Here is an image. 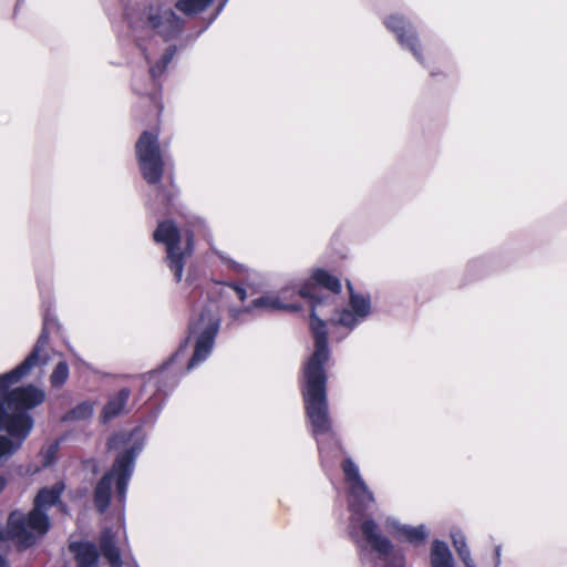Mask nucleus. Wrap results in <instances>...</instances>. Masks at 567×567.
<instances>
[{
	"label": "nucleus",
	"instance_id": "obj_1",
	"mask_svg": "<svg viewBox=\"0 0 567 567\" xmlns=\"http://www.w3.org/2000/svg\"><path fill=\"white\" fill-rule=\"evenodd\" d=\"M340 291V279L322 268L315 269L310 280L297 291L299 297L308 300L311 308L309 327L315 346L312 354L302 367L300 392L307 427L316 440L322 458L340 449L329 409L328 374L324 365L331 357V351L327 343V324L321 318L328 315L326 307L336 302Z\"/></svg>",
	"mask_w": 567,
	"mask_h": 567
},
{
	"label": "nucleus",
	"instance_id": "obj_2",
	"mask_svg": "<svg viewBox=\"0 0 567 567\" xmlns=\"http://www.w3.org/2000/svg\"><path fill=\"white\" fill-rule=\"evenodd\" d=\"M221 317L215 300L195 308L189 319L187 332L177 349L163 364L143 375L142 393L151 392L155 399L144 423L154 424L161 414L167 396L177 388L182 378L203 364L213 353L220 330Z\"/></svg>",
	"mask_w": 567,
	"mask_h": 567
},
{
	"label": "nucleus",
	"instance_id": "obj_3",
	"mask_svg": "<svg viewBox=\"0 0 567 567\" xmlns=\"http://www.w3.org/2000/svg\"><path fill=\"white\" fill-rule=\"evenodd\" d=\"M351 513L348 532L355 545L362 567H405L403 550L385 535L380 524L367 512L375 503L374 494L363 481L351 457L341 462Z\"/></svg>",
	"mask_w": 567,
	"mask_h": 567
},
{
	"label": "nucleus",
	"instance_id": "obj_4",
	"mask_svg": "<svg viewBox=\"0 0 567 567\" xmlns=\"http://www.w3.org/2000/svg\"><path fill=\"white\" fill-rule=\"evenodd\" d=\"M146 434L142 425L131 431L113 434L107 440L109 450H120L111 467L93 487V505L103 515L113 505L114 512L124 515L130 482L135 471L138 455L145 446Z\"/></svg>",
	"mask_w": 567,
	"mask_h": 567
},
{
	"label": "nucleus",
	"instance_id": "obj_5",
	"mask_svg": "<svg viewBox=\"0 0 567 567\" xmlns=\"http://www.w3.org/2000/svg\"><path fill=\"white\" fill-rule=\"evenodd\" d=\"M126 18L134 33L136 44L150 66L148 71L152 84L159 89L157 81L165 73L167 66L172 62L177 50L176 45H169L161 56L159 61L153 64V56L147 52L143 42V37L140 35V33L153 32L167 42L176 39L181 34L182 20L172 8L159 3H141L136 10L132 12L127 11Z\"/></svg>",
	"mask_w": 567,
	"mask_h": 567
},
{
	"label": "nucleus",
	"instance_id": "obj_6",
	"mask_svg": "<svg viewBox=\"0 0 567 567\" xmlns=\"http://www.w3.org/2000/svg\"><path fill=\"white\" fill-rule=\"evenodd\" d=\"M43 323L41 333L34 343L30 353L24 358V360L19 363L16 368L10 370L9 372L0 374V432L7 431L9 434V439H11L14 443L23 444L25 439H22V429L18 427L14 432L12 431L11 425V416L12 412L9 411L7 405V400L3 396V391L8 390L12 385L19 383L24 378L29 377L31 372L39 368L43 369L50 361V355L45 351L47 346L49 343L50 337L53 333H60L61 324L55 316V313L50 308V302L43 300Z\"/></svg>",
	"mask_w": 567,
	"mask_h": 567
},
{
	"label": "nucleus",
	"instance_id": "obj_7",
	"mask_svg": "<svg viewBox=\"0 0 567 567\" xmlns=\"http://www.w3.org/2000/svg\"><path fill=\"white\" fill-rule=\"evenodd\" d=\"M205 229V220L197 216H193L184 228L171 218L157 223L152 237L157 245L165 247L164 262L176 282L182 281L185 265L194 254L195 234Z\"/></svg>",
	"mask_w": 567,
	"mask_h": 567
},
{
	"label": "nucleus",
	"instance_id": "obj_8",
	"mask_svg": "<svg viewBox=\"0 0 567 567\" xmlns=\"http://www.w3.org/2000/svg\"><path fill=\"white\" fill-rule=\"evenodd\" d=\"M3 396L7 400L9 411L12 412V431L16 432L18 427H21L22 439H27L34 425V420L30 411L45 401L47 395L44 390L30 383L17 386L12 390L9 388L3 391Z\"/></svg>",
	"mask_w": 567,
	"mask_h": 567
},
{
	"label": "nucleus",
	"instance_id": "obj_9",
	"mask_svg": "<svg viewBox=\"0 0 567 567\" xmlns=\"http://www.w3.org/2000/svg\"><path fill=\"white\" fill-rule=\"evenodd\" d=\"M287 289H282L279 293L265 292L247 305H229L227 312L230 322L243 324L247 322V316L257 318L264 313H272L276 311L299 312L302 306L299 302H289L287 300Z\"/></svg>",
	"mask_w": 567,
	"mask_h": 567
},
{
	"label": "nucleus",
	"instance_id": "obj_10",
	"mask_svg": "<svg viewBox=\"0 0 567 567\" xmlns=\"http://www.w3.org/2000/svg\"><path fill=\"white\" fill-rule=\"evenodd\" d=\"M157 131H143L135 144L141 175L147 184L161 183L164 173V156Z\"/></svg>",
	"mask_w": 567,
	"mask_h": 567
},
{
	"label": "nucleus",
	"instance_id": "obj_11",
	"mask_svg": "<svg viewBox=\"0 0 567 567\" xmlns=\"http://www.w3.org/2000/svg\"><path fill=\"white\" fill-rule=\"evenodd\" d=\"M385 28L395 35L403 50H408L414 59L425 66V58L422 45L412 22L400 13H393L383 20Z\"/></svg>",
	"mask_w": 567,
	"mask_h": 567
},
{
	"label": "nucleus",
	"instance_id": "obj_12",
	"mask_svg": "<svg viewBox=\"0 0 567 567\" xmlns=\"http://www.w3.org/2000/svg\"><path fill=\"white\" fill-rule=\"evenodd\" d=\"M326 311H328V315L324 316L327 317V320H324L327 324V334L330 332L332 340L336 342L343 341L352 331L364 322L349 308H337L336 302L330 307H326Z\"/></svg>",
	"mask_w": 567,
	"mask_h": 567
},
{
	"label": "nucleus",
	"instance_id": "obj_13",
	"mask_svg": "<svg viewBox=\"0 0 567 567\" xmlns=\"http://www.w3.org/2000/svg\"><path fill=\"white\" fill-rule=\"evenodd\" d=\"M6 540H13L18 550H25L37 544L35 535L25 528L24 514L12 512L7 528L0 526V543Z\"/></svg>",
	"mask_w": 567,
	"mask_h": 567
},
{
	"label": "nucleus",
	"instance_id": "obj_14",
	"mask_svg": "<svg viewBox=\"0 0 567 567\" xmlns=\"http://www.w3.org/2000/svg\"><path fill=\"white\" fill-rule=\"evenodd\" d=\"M384 527L388 533L398 542H406L413 546L423 545L429 537L426 525L412 526L403 524L394 516H386Z\"/></svg>",
	"mask_w": 567,
	"mask_h": 567
},
{
	"label": "nucleus",
	"instance_id": "obj_15",
	"mask_svg": "<svg viewBox=\"0 0 567 567\" xmlns=\"http://www.w3.org/2000/svg\"><path fill=\"white\" fill-rule=\"evenodd\" d=\"M100 548L102 557L107 561L110 567H140L134 557H131L125 561L123 560L121 550L117 546L116 535L112 528H104L101 532Z\"/></svg>",
	"mask_w": 567,
	"mask_h": 567
},
{
	"label": "nucleus",
	"instance_id": "obj_16",
	"mask_svg": "<svg viewBox=\"0 0 567 567\" xmlns=\"http://www.w3.org/2000/svg\"><path fill=\"white\" fill-rule=\"evenodd\" d=\"M68 549L72 555L75 567H100L102 551L100 543L96 545L91 540H71Z\"/></svg>",
	"mask_w": 567,
	"mask_h": 567
},
{
	"label": "nucleus",
	"instance_id": "obj_17",
	"mask_svg": "<svg viewBox=\"0 0 567 567\" xmlns=\"http://www.w3.org/2000/svg\"><path fill=\"white\" fill-rule=\"evenodd\" d=\"M130 396L131 390L128 388H122L115 395L111 396L102 409L101 422L106 424L121 415L127 405Z\"/></svg>",
	"mask_w": 567,
	"mask_h": 567
},
{
	"label": "nucleus",
	"instance_id": "obj_18",
	"mask_svg": "<svg viewBox=\"0 0 567 567\" xmlns=\"http://www.w3.org/2000/svg\"><path fill=\"white\" fill-rule=\"evenodd\" d=\"M494 271V257L480 256L471 259L465 267L467 281L480 280Z\"/></svg>",
	"mask_w": 567,
	"mask_h": 567
},
{
	"label": "nucleus",
	"instance_id": "obj_19",
	"mask_svg": "<svg viewBox=\"0 0 567 567\" xmlns=\"http://www.w3.org/2000/svg\"><path fill=\"white\" fill-rule=\"evenodd\" d=\"M431 567H455V559L446 542L434 539L430 547Z\"/></svg>",
	"mask_w": 567,
	"mask_h": 567
},
{
	"label": "nucleus",
	"instance_id": "obj_20",
	"mask_svg": "<svg viewBox=\"0 0 567 567\" xmlns=\"http://www.w3.org/2000/svg\"><path fill=\"white\" fill-rule=\"evenodd\" d=\"M349 289V309L357 317L365 321L372 313L371 297L368 293H359L354 291L350 281L347 282Z\"/></svg>",
	"mask_w": 567,
	"mask_h": 567
},
{
	"label": "nucleus",
	"instance_id": "obj_21",
	"mask_svg": "<svg viewBox=\"0 0 567 567\" xmlns=\"http://www.w3.org/2000/svg\"><path fill=\"white\" fill-rule=\"evenodd\" d=\"M65 486L58 482L51 487H42L34 497L33 506L48 512V509L60 503Z\"/></svg>",
	"mask_w": 567,
	"mask_h": 567
},
{
	"label": "nucleus",
	"instance_id": "obj_22",
	"mask_svg": "<svg viewBox=\"0 0 567 567\" xmlns=\"http://www.w3.org/2000/svg\"><path fill=\"white\" fill-rule=\"evenodd\" d=\"M25 517V528L28 530H32L31 533L35 535V537L44 536L50 529V518L45 511L40 509L35 506L29 512Z\"/></svg>",
	"mask_w": 567,
	"mask_h": 567
},
{
	"label": "nucleus",
	"instance_id": "obj_23",
	"mask_svg": "<svg viewBox=\"0 0 567 567\" xmlns=\"http://www.w3.org/2000/svg\"><path fill=\"white\" fill-rule=\"evenodd\" d=\"M179 190L172 182L168 186H159L156 194V199L163 205V215H171L181 212L178 203Z\"/></svg>",
	"mask_w": 567,
	"mask_h": 567
},
{
	"label": "nucleus",
	"instance_id": "obj_24",
	"mask_svg": "<svg viewBox=\"0 0 567 567\" xmlns=\"http://www.w3.org/2000/svg\"><path fill=\"white\" fill-rule=\"evenodd\" d=\"M450 536L452 545L464 567H476L464 533L461 529H454Z\"/></svg>",
	"mask_w": 567,
	"mask_h": 567
},
{
	"label": "nucleus",
	"instance_id": "obj_25",
	"mask_svg": "<svg viewBox=\"0 0 567 567\" xmlns=\"http://www.w3.org/2000/svg\"><path fill=\"white\" fill-rule=\"evenodd\" d=\"M94 413V402L92 401H82L62 415L61 421L63 423H73L87 421L93 416Z\"/></svg>",
	"mask_w": 567,
	"mask_h": 567
},
{
	"label": "nucleus",
	"instance_id": "obj_26",
	"mask_svg": "<svg viewBox=\"0 0 567 567\" xmlns=\"http://www.w3.org/2000/svg\"><path fill=\"white\" fill-rule=\"evenodd\" d=\"M229 290L236 293L237 299L244 303L248 297L247 289L237 281H217L214 292L220 298L228 296Z\"/></svg>",
	"mask_w": 567,
	"mask_h": 567
},
{
	"label": "nucleus",
	"instance_id": "obj_27",
	"mask_svg": "<svg viewBox=\"0 0 567 567\" xmlns=\"http://www.w3.org/2000/svg\"><path fill=\"white\" fill-rule=\"evenodd\" d=\"M213 0H177L175 7L181 12L193 16L205 11Z\"/></svg>",
	"mask_w": 567,
	"mask_h": 567
},
{
	"label": "nucleus",
	"instance_id": "obj_28",
	"mask_svg": "<svg viewBox=\"0 0 567 567\" xmlns=\"http://www.w3.org/2000/svg\"><path fill=\"white\" fill-rule=\"evenodd\" d=\"M70 377L66 361H59L50 374V384L53 389H61Z\"/></svg>",
	"mask_w": 567,
	"mask_h": 567
},
{
	"label": "nucleus",
	"instance_id": "obj_29",
	"mask_svg": "<svg viewBox=\"0 0 567 567\" xmlns=\"http://www.w3.org/2000/svg\"><path fill=\"white\" fill-rule=\"evenodd\" d=\"M20 447V443H14L8 436L0 435V461L10 458Z\"/></svg>",
	"mask_w": 567,
	"mask_h": 567
},
{
	"label": "nucleus",
	"instance_id": "obj_30",
	"mask_svg": "<svg viewBox=\"0 0 567 567\" xmlns=\"http://www.w3.org/2000/svg\"><path fill=\"white\" fill-rule=\"evenodd\" d=\"M214 254L220 259V261L230 270L236 274H245L248 271V268L234 259L227 256L224 251L214 249Z\"/></svg>",
	"mask_w": 567,
	"mask_h": 567
},
{
	"label": "nucleus",
	"instance_id": "obj_31",
	"mask_svg": "<svg viewBox=\"0 0 567 567\" xmlns=\"http://www.w3.org/2000/svg\"><path fill=\"white\" fill-rule=\"evenodd\" d=\"M503 546L497 544L494 546L489 556H484L480 567H501L502 566Z\"/></svg>",
	"mask_w": 567,
	"mask_h": 567
},
{
	"label": "nucleus",
	"instance_id": "obj_32",
	"mask_svg": "<svg viewBox=\"0 0 567 567\" xmlns=\"http://www.w3.org/2000/svg\"><path fill=\"white\" fill-rule=\"evenodd\" d=\"M58 450H59V442H54L49 445V447L45 450V452L43 454L42 465L44 467H48L54 463V461L56 458Z\"/></svg>",
	"mask_w": 567,
	"mask_h": 567
},
{
	"label": "nucleus",
	"instance_id": "obj_33",
	"mask_svg": "<svg viewBox=\"0 0 567 567\" xmlns=\"http://www.w3.org/2000/svg\"><path fill=\"white\" fill-rule=\"evenodd\" d=\"M227 2H228V0H223V1L218 4V7H217V9H216V11H215V13H214V16H213V17H212V19H210V22H212V21H214V20H215V19L220 14V12L224 10V8H225V6H226V3H227Z\"/></svg>",
	"mask_w": 567,
	"mask_h": 567
},
{
	"label": "nucleus",
	"instance_id": "obj_34",
	"mask_svg": "<svg viewBox=\"0 0 567 567\" xmlns=\"http://www.w3.org/2000/svg\"><path fill=\"white\" fill-rule=\"evenodd\" d=\"M133 90L138 93V94H147V92L145 90H143L140 84H138V81L136 79L133 80Z\"/></svg>",
	"mask_w": 567,
	"mask_h": 567
},
{
	"label": "nucleus",
	"instance_id": "obj_35",
	"mask_svg": "<svg viewBox=\"0 0 567 567\" xmlns=\"http://www.w3.org/2000/svg\"><path fill=\"white\" fill-rule=\"evenodd\" d=\"M0 567H7V561L1 554H0Z\"/></svg>",
	"mask_w": 567,
	"mask_h": 567
},
{
	"label": "nucleus",
	"instance_id": "obj_36",
	"mask_svg": "<svg viewBox=\"0 0 567 567\" xmlns=\"http://www.w3.org/2000/svg\"><path fill=\"white\" fill-rule=\"evenodd\" d=\"M151 101L155 102L156 101V93L152 94L151 95Z\"/></svg>",
	"mask_w": 567,
	"mask_h": 567
}]
</instances>
